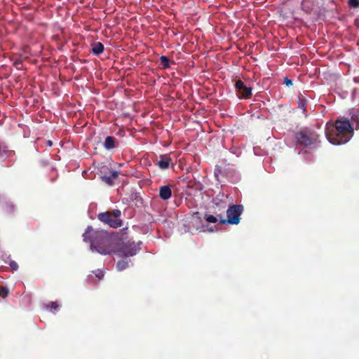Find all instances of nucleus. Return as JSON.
Instances as JSON below:
<instances>
[{"instance_id": "9b49d317", "label": "nucleus", "mask_w": 359, "mask_h": 359, "mask_svg": "<svg viewBox=\"0 0 359 359\" xmlns=\"http://www.w3.org/2000/svg\"><path fill=\"white\" fill-rule=\"evenodd\" d=\"M214 175L218 183L221 184V187H222L223 184L222 183L223 182V179L224 178V173L222 168L220 166H216Z\"/></svg>"}, {"instance_id": "9d476101", "label": "nucleus", "mask_w": 359, "mask_h": 359, "mask_svg": "<svg viewBox=\"0 0 359 359\" xmlns=\"http://www.w3.org/2000/svg\"><path fill=\"white\" fill-rule=\"evenodd\" d=\"M172 196V190L170 186L163 185L159 188V197L163 200L167 201Z\"/></svg>"}, {"instance_id": "4468645a", "label": "nucleus", "mask_w": 359, "mask_h": 359, "mask_svg": "<svg viewBox=\"0 0 359 359\" xmlns=\"http://www.w3.org/2000/svg\"><path fill=\"white\" fill-rule=\"evenodd\" d=\"M307 100L303 97L298 98V107L302 110V113L306 116Z\"/></svg>"}, {"instance_id": "a211bd4d", "label": "nucleus", "mask_w": 359, "mask_h": 359, "mask_svg": "<svg viewBox=\"0 0 359 359\" xmlns=\"http://www.w3.org/2000/svg\"><path fill=\"white\" fill-rule=\"evenodd\" d=\"M204 218L208 223H215L217 221V218L212 215L205 214Z\"/></svg>"}, {"instance_id": "ddd939ff", "label": "nucleus", "mask_w": 359, "mask_h": 359, "mask_svg": "<svg viewBox=\"0 0 359 359\" xmlns=\"http://www.w3.org/2000/svg\"><path fill=\"white\" fill-rule=\"evenodd\" d=\"M13 154V151L8 150V147L5 144L0 142V157L9 156Z\"/></svg>"}, {"instance_id": "1a4fd4ad", "label": "nucleus", "mask_w": 359, "mask_h": 359, "mask_svg": "<svg viewBox=\"0 0 359 359\" xmlns=\"http://www.w3.org/2000/svg\"><path fill=\"white\" fill-rule=\"evenodd\" d=\"M118 141L113 136H107L105 137L103 146L105 149L111 150L118 146Z\"/></svg>"}, {"instance_id": "412c9836", "label": "nucleus", "mask_w": 359, "mask_h": 359, "mask_svg": "<svg viewBox=\"0 0 359 359\" xmlns=\"http://www.w3.org/2000/svg\"><path fill=\"white\" fill-rule=\"evenodd\" d=\"M111 214V216L114 217L115 219H118V217L121 216V212L119 210H114L111 212H110Z\"/></svg>"}, {"instance_id": "b1692460", "label": "nucleus", "mask_w": 359, "mask_h": 359, "mask_svg": "<svg viewBox=\"0 0 359 359\" xmlns=\"http://www.w3.org/2000/svg\"><path fill=\"white\" fill-rule=\"evenodd\" d=\"M49 306L51 309L56 310L59 308V305L56 302H52L50 303Z\"/></svg>"}, {"instance_id": "6ab92c4d", "label": "nucleus", "mask_w": 359, "mask_h": 359, "mask_svg": "<svg viewBox=\"0 0 359 359\" xmlns=\"http://www.w3.org/2000/svg\"><path fill=\"white\" fill-rule=\"evenodd\" d=\"M348 3L351 8H359V0H348Z\"/></svg>"}, {"instance_id": "423d86ee", "label": "nucleus", "mask_w": 359, "mask_h": 359, "mask_svg": "<svg viewBox=\"0 0 359 359\" xmlns=\"http://www.w3.org/2000/svg\"><path fill=\"white\" fill-rule=\"evenodd\" d=\"M97 218L101 222L113 228H117L122 225V221L120 219L112 218L110 211L98 214Z\"/></svg>"}, {"instance_id": "dca6fc26", "label": "nucleus", "mask_w": 359, "mask_h": 359, "mask_svg": "<svg viewBox=\"0 0 359 359\" xmlns=\"http://www.w3.org/2000/svg\"><path fill=\"white\" fill-rule=\"evenodd\" d=\"M351 121L353 123H356L355 128H359V110H357L351 116ZM352 125L353 123H351Z\"/></svg>"}, {"instance_id": "7ed1b4c3", "label": "nucleus", "mask_w": 359, "mask_h": 359, "mask_svg": "<svg viewBox=\"0 0 359 359\" xmlns=\"http://www.w3.org/2000/svg\"><path fill=\"white\" fill-rule=\"evenodd\" d=\"M319 135L316 131L308 128H303L296 133L295 139L297 143L304 147H309L318 141Z\"/></svg>"}, {"instance_id": "2eb2a0df", "label": "nucleus", "mask_w": 359, "mask_h": 359, "mask_svg": "<svg viewBox=\"0 0 359 359\" xmlns=\"http://www.w3.org/2000/svg\"><path fill=\"white\" fill-rule=\"evenodd\" d=\"M128 262L126 260L122 259L117 262L116 268L118 271H123L128 268Z\"/></svg>"}, {"instance_id": "20e7f679", "label": "nucleus", "mask_w": 359, "mask_h": 359, "mask_svg": "<svg viewBox=\"0 0 359 359\" xmlns=\"http://www.w3.org/2000/svg\"><path fill=\"white\" fill-rule=\"evenodd\" d=\"M244 211L243 205H229L226 210V224H238L241 221V215Z\"/></svg>"}, {"instance_id": "cd10ccee", "label": "nucleus", "mask_w": 359, "mask_h": 359, "mask_svg": "<svg viewBox=\"0 0 359 359\" xmlns=\"http://www.w3.org/2000/svg\"><path fill=\"white\" fill-rule=\"evenodd\" d=\"M95 276H96L98 278V279L100 280V279H101V278L103 277L104 274H103L102 271H97V273H95Z\"/></svg>"}, {"instance_id": "5701e85b", "label": "nucleus", "mask_w": 359, "mask_h": 359, "mask_svg": "<svg viewBox=\"0 0 359 359\" xmlns=\"http://www.w3.org/2000/svg\"><path fill=\"white\" fill-rule=\"evenodd\" d=\"M9 265L13 271H16L18 269V264L15 261H11Z\"/></svg>"}, {"instance_id": "0eeeda50", "label": "nucleus", "mask_w": 359, "mask_h": 359, "mask_svg": "<svg viewBox=\"0 0 359 359\" xmlns=\"http://www.w3.org/2000/svg\"><path fill=\"white\" fill-rule=\"evenodd\" d=\"M137 250L138 249L135 243L128 241L123 243L118 251L121 256L128 257L136 255Z\"/></svg>"}, {"instance_id": "f8f14e48", "label": "nucleus", "mask_w": 359, "mask_h": 359, "mask_svg": "<svg viewBox=\"0 0 359 359\" xmlns=\"http://www.w3.org/2000/svg\"><path fill=\"white\" fill-rule=\"evenodd\" d=\"M92 53L94 55H99L104 51V45L101 42H95L92 45Z\"/></svg>"}, {"instance_id": "bb28decb", "label": "nucleus", "mask_w": 359, "mask_h": 359, "mask_svg": "<svg viewBox=\"0 0 359 359\" xmlns=\"http://www.w3.org/2000/svg\"><path fill=\"white\" fill-rule=\"evenodd\" d=\"M285 83L287 86H292V81L291 79H289L288 78H285Z\"/></svg>"}, {"instance_id": "aec40b11", "label": "nucleus", "mask_w": 359, "mask_h": 359, "mask_svg": "<svg viewBox=\"0 0 359 359\" xmlns=\"http://www.w3.org/2000/svg\"><path fill=\"white\" fill-rule=\"evenodd\" d=\"M8 294V289L6 287H0V297L2 298H5Z\"/></svg>"}, {"instance_id": "a878e982", "label": "nucleus", "mask_w": 359, "mask_h": 359, "mask_svg": "<svg viewBox=\"0 0 359 359\" xmlns=\"http://www.w3.org/2000/svg\"><path fill=\"white\" fill-rule=\"evenodd\" d=\"M109 176H111L113 180H115L118 177V172L115 170L111 171V175Z\"/></svg>"}, {"instance_id": "f03ea898", "label": "nucleus", "mask_w": 359, "mask_h": 359, "mask_svg": "<svg viewBox=\"0 0 359 359\" xmlns=\"http://www.w3.org/2000/svg\"><path fill=\"white\" fill-rule=\"evenodd\" d=\"M353 133V126L351 122L344 118H339L336 120L334 126L328 127L326 130V137L332 144H341L347 142Z\"/></svg>"}, {"instance_id": "c85d7f7f", "label": "nucleus", "mask_w": 359, "mask_h": 359, "mask_svg": "<svg viewBox=\"0 0 359 359\" xmlns=\"http://www.w3.org/2000/svg\"><path fill=\"white\" fill-rule=\"evenodd\" d=\"M219 218L220 224H224V219H223L222 216V215H219Z\"/></svg>"}, {"instance_id": "39448f33", "label": "nucleus", "mask_w": 359, "mask_h": 359, "mask_svg": "<svg viewBox=\"0 0 359 359\" xmlns=\"http://www.w3.org/2000/svg\"><path fill=\"white\" fill-rule=\"evenodd\" d=\"M236 93L239 99L248 100L252 97V88L241 80H237L234 85Z\"/></svg>"}, {"instance_id": "4be33fe9", "label": "nucleus", "mask_w": 359, "mask_h": 359, "mask_svg": "<svg viewBox=\"0 0 359 359\" xmlns=\"http://www.w3.org/2000/svg\"><path fill=\"white\" fill-rule=\"evenodd\" d=\"M103 180L104 181L107 183L108 184H113V181L114 180L111 178V176H107V175H104L103 177Z\"/></svg>"}, {"instance_id": "393cba45", "label": "nucleus", "mask_w": 359, "mask_h": 359, "mask_svg": "<svg viewBox=\"0 0 359 359\" xmlns=\"http://www.w3.org/2000/svg\"><path fill=\"white\" fill-rule=\"evenodd\" d=\"M6 208L8 209V211H10V212L14 211L15 207L12 203H6Z\"/></svg>"}, {"instance_id": "6e6552de", "label": "nucleus", "mask_w": 359, "mask_h": 359, "mask_svg": "<svg viewBox=\"0 0 359 359\" xmlns=\"http://www.w3.org/2000/svg\"><path fill=\"white\" fill-rule=\"evenodd\" d=\"M159 158L156 165L162 170L168 169L172 163V158L169 154L160 155Z\"/></svg>"}, {"instance_id": "f257e3e1", "label": "nucleus", "mask_w": 359, "mask_h": 359, "mask_svg": "<svg viewBox=\"0 0 359 359\" xmlns=\"http://www.w3.org/2000/svg\"><path fill=\"white\" fill-rule=\"evenodd\" d=\"M83 241L90 243V248L102 255H108L116 251L115 240L103 231H94L88 226L83 233Z\"/></svg>"}, {"instance_id": "c756f323", "label": "nucleus", "mask_w": 359, "mask_h": 359, "mask_svg": "<svg viewBox=\"0 0 359 359\" xmlns=\"http://www.w3.org/2000/svg\"><path fill=\"white\" fill-rule=\"evenodd\" d=\"M47 144H48V146H51V145H52V142H51V141H50V140H48V141L47 142Z\"/></svg>"}, {"instance_id": "f3484780", "label": "nucleus", "mask_w": 359, "mask_h": 359, "mask_svg": "<svg viewBox=\"0 0 359 359\" xmlns=\"http://www.w3.org/2000/svg\"><path fill=\"white\" fill-rule=\"evenodd\" d=\"M160 60L163 69H167L170 67L169 59L166 56H161Z\"/></svg>"}]
</instances>
